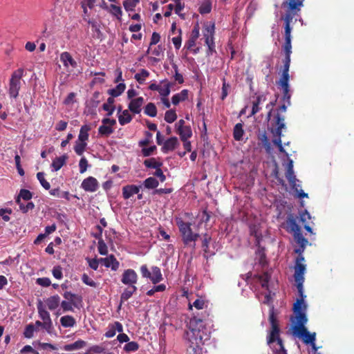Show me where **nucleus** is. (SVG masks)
<instances>
[{
	"mask_svg": "<svg viewBox=\"0 0 354 354\" xmlns=\"http://www.w3.org/2000/svg\"><path fill=\"white\" fill-rule=\"evenodd\" d=\"M272 125L275 128H272L270 131L272 135L279 136L280 132L282 133V129L286 128L285 117L280 113L277 112L273 118Z\"/></svg>",
	"mask_w": 354,
	"mask_h": 354,
	"instance_id": "1a4fd4ad",
	"label": "nucleus"
},
{
	"mask_svg": "<svg viewBox=\"0 0 354 354\" xmlns=\"http://www.w3.org/2000/svg\"><path fill=\"white\" fill-rule=\"evenodd\" d=\"M100 93L99 91H95L93 94L92 98L91 99L90 103L93 107L96 108L100 102Z\"/></svg>",
	"mask_w": 354,
	"mask_h": 354,
	"instance_id": "bf43d9fd",
	"label": "nucleus"
},
{
	"mask_svg": "<svg viewBox=\"0 0 354 354\" xmlns=\"http://www.w3.org/2000/svg\"><path fill=\"white\" fill-rule=\"evenodd\" d=\"M126 85L124 83H119L115 88L109 89L108 93L112 97H118L120 96L125 90Z\"/></svg>",
	"mask_w": 354,
	"mask_h": 354,
	"instance_id": "c756f323",
	"label": "nucleus"
},
{
	"mask_svg": "<svg viewBox=\"0 0 354 354\" xmlns=\"http://www.w3.org/2000/svg\"><path fill=\"white\" fill-rule=\"evenodd\" d=\"M165 289H166V286L165 284H160L158 286H153V288H151V290H149L147 292V295L152 296L154 295L155 292H163L165 290Z\"/></svg>",
	"mask_w": 354,
	"mask_h": 354,
	"instance_id": "6e6d98bb",
	"label": "nucleus"
},
{
	"mask_svg": "<svg viewBox=\"0 0 354 354\" xmlns=\"http://www.w3.org/2000/svg\"><path fill=\"white\" fill-rule=\"evenodd\" d=\"M261 286L263 288L268 290V283L270 279V275L267 272H263L262 274L257 275Z\"/></svg>",
	"mask_w": 354,
	"mask_h": 354,
	"instance_id": "72a5a7b5",
	"label": "nucleus"
},
{
	"mask_svg": "<svg viewBox=\"0 0 354 354\" xmlns=\"http://www.w3.org/2000/svg\"><path fill=\"white\" fill-rule=\"evenodd\" d=\"M87 143L86 142H82L76 140L74 145V151L78 156H82L86 150Z\"/></svg>",
	"mask_w": 354,
	"mask_h": 354,
	"instance_id": "4c0bfd02",
	"label": "nucleus"
},
{
	"mask_svg": "<svg viewBox=\"0 0 354 354\" xmlns=\"http://www.w3.org/2000/svg\"><path fill=\"white\" fill-rule=\"evenodd\" d=\"M297 216L293 214H289L287 216L286 224L288 227V231L292 234L301 230L300 227L297 223Z\"/></svg>",
	"mask_w": 354,
	"mask_h": 354,
	"instance_id": "2eb2a0df",
	"label": "nucleus"
},
{
	"mask_svg": "<svg viewBox=\"0 0 354 354\" xmlns=\"http://www.w3.org/2000/svg\"><path fill=\"white\" fill-rule=\"evenodd\" d=\"M177 118L176 111L170 109L166 111L165 115V120L168 123L174 122Z\"/></svg>",
	"mask_w": 354,
	"mask_h": 354,
	"instance_id": "a18cd8bd",
	"label": "nucleus"
},
{
	"mask_svg": "<svg viewBox=\"0 0 354 354\" xmlns=\"http://www.w3.org/2000/svg\"><path fill=\"white\" fill-rule=\"evenodd\" d=\"M59 304L61 305L64 312L73 311V304L71 301H62Z\"/></svg>",
	"mask_w": 354,
	"mask_h": 354,
	"instance_id": "774afa93",
	"label": "nucleus"
},
{
	"mask_svg": "<svg viewBox=\"0 0 354 354\" xmlns=\"http://www.w3.org/2000/svg\"><path fill=\"white\" fill-rule=\"evenodd\" d=\"M177 31L178 32V35L172 38V42H173L175 48L178 50L180 48V46H181V41H182L181 34H182V30H181L180 28H179V29L177 30Z\"/></svg>",
	"mask_w": 354,
	"mask_h": 354,
	"instance_id": "4d7b16f0",
	"label": "nucleus"
},
{
	"mask_svg": "<svg viewBox=\"0 0 354 354\" xmlns=\"http://www.w3.org/2000/svg\"><path fill=\"white\" fill-rule=\"evenodd\" d=\"M16 203L19 205L23 213H27L29 210H32L35 207V204L32 202H28L26 205H24L19 198H16Z\"/></svg>",
	"mask_w": 354,
	"mask_h": 354,
	"instance_id": "58836bf2",
	"label": "nucleus"
},
{
	"mask_svg": "<svg viewBox=\"0 0 354 354\" xmlns=\"http://www.w3.org/2000/svg\"><path fill=\"white\" fill-rule=\"evenodd\" d=\"M138 281V274L133 269H127L122 275L121 281L124 285L135 286Z\"/></svg>",
	"mask_w": 354,
	"mask_h": 354,
	"instance_id": "9d476101",
	"label": "nucleus"
},
{
	"mask_svg": "<svg viewBox=\"0 0 354 354\" xmlns=\"http://www.w3.org/2000/svg\"><path fill=\"white\" fill-rule=\"evenodd\" d=\"M82 281L84 283L89 286L91 287L96 288L97 283L95 282L92 279H91L88 275L86 273H84L82 276Z\"/></svg>",
	"mask_w": 354,
	"mask_h": 354,
	"instance_id": "13d9d810",
	"label": "nucleus"
},
{
	"mask_svg": "<svg viewBox=\"0 0 354 354\" xmlns=\"http://www.w3.org/2000/svg\"><path fill=\"white\" fill-rule=\"evenodd\" d=\"M270 330L267 336V343L270 346L274 354H287L283 342L280 337V328L279 322L273 310L269 314Z\"/></svg>",
	"mask_w": 354,
	"mask_h": 354,
	"instance_id": "f03ea898",
	"label": "nucleus"
},
{
	"mask_svg": "<svg viewBox=\"0 0 354 354\" xmlns=\"http://www.w3.org/2000/svg\"><path fill=\"white\" fill-rule=\"evenodd\" d=\"M283 50L285 53V57H290L292 53L291 39H285Z\"/></svg>",
	"mask_w": 354,
	"mask_h": 354,
	"instance_id": "8fccbe9b",
	"label": "nucleus"
},
{
	"mask_svg": "<svg viewBox=\"0 0 354 354\" xmlns=\"http://www.w3.org/2000/svg\"><path fill=\"white\" fill-rule=\"evenodd\" d=\"M181 140H188L192 136V129L189 126L176 129Z\"/></svg>",
	"mask_w": 354,
	"mask_h": 354,
	"instance_id": "bb28decb",
	"label": "nucleus"
},
{
	"mask_svg": "<svg viewBox=\"0 0 354 354\" xmlns=\"http://www.w3.org/2000/svg\"><path fill=\"white\" fill-rule=\"evenodd\" d=\"M45 301L48 308L50 310H54L60 304V297L58 295H55L48 297Z\"/></svg>",
	"mask_w": 354,
	"mask_h": 354,
	"instance_id": "aec40b11",
	"label": "nucleus"
},
{
	"mask_svg": "<svg viewBox=\"0 0 354 354\" xmlns=\"http://www.w3.org/2000/svg\"><path fill=\"white\" fill-rule=\"evenodd\" d=\"M100 263L106 268H111L112 270L116 271L120 266L119 261L116 259L114 255L111 254L106 258L100 259Z\"/></svg>",
	"mask_w": 354,
	"mask_h": 354,
	"instance_id": "ddd939ff",
	"label": "nucleus"
},
{
	"mask_svg": "<svg viewBox=\"0 0 354 354\" xmlns=\"http://www.w3.org/2000/svg\"><path fill=\"white\" fill-rule=\"evenodd\" d=\"M150 280L153 284H156L162 280V275L160 268L158 266H153L151 268Z\"/></svg>",
	"mask_w": 354,
	"mask_h": 354,
	"instance_id": "4be33fe9",
	"label": "nucleus"
},
{
	"mask_svg": "<svg viewBox=\"0 0 354 354\" xmlns=\"http://www.w3.org/2000/svg\"><path fill=\"white\" fill-rule=\"evenodd\" d=\"M293 237L295 242L301 247H306L308 243V240L303 236L301 230L293 233Z\"/></svg>",
	"mask_w": 354,
	"mask_h": 354,
	"instance_id": "2f4dec72",
	"label": "nucleus"
},
{
	"mask_svg": "<svg viewBox=\"0 0 354 354\" xmlns=\"http://www.w3.org/2000/svg\"><path fill=\"white\" fill-rule=\"evenodd\" d=\"M215 25L214 23L211 24H205L203 29V36L205 39V44L207 46V54L212 55L216 53L214 43Z\"/></svg>",
	"mask_w": 354,
	"mask_h": 354,
	"instance_id": "0eeeda50",
	"label": "nucleus"
},
{
	"mask_svg": "<svg viewBox=\"0 0 354 354\" xmlns=\"http://www.w3.org/2000/svg\"><path fill=\"white\" fill-rule=\"evenodd\" d=\"M111 10L110 12L115 17H117L118 19L121 20V17L122 15V9L120 6H118L114 4H111L110 6Z\"/></svg>",
	"mask_w": 354,
	"mask_h": 354,
	"instance_id": "09e8293b",
	"label": "nucleus"
},
{
	"mask_svg": "<svg viewBox=\"0 0 354 354\" xmlns=\"http://www.w3.org/2000/svg\"><path fill=\"white\" fill-rule=\"evenodd\" d=\"M60 60L65 67L71 66L73 68H76L77 66L76 61L72 57L71 55L66 51L61 53Z\"/></svg>",
	"mask_w": 354,
	"mask_h": 354,
	"instance_id": "f3484780",
	"label": "nucleus"
},
{
	"mask_svg": "<svg viewBox=\"0 0 354 354\" xmlns=\"http://www.w3.org/2000/svg\"><path fill=\"white\" fill-rule=\"evenodd\" d=\"M188 98V91L187 89L182 90L180 93H176L171 97L173 104L177 105L181 101H185Z\"/></svg>",
	"mask_w": 354,
	"mask_h": 354,
	"instance_id": "393cba45",
	"label": "nucleus"
},
{
	"mask_svg": "<svg viewBox=\"0 0 354 354\" xmlns=\"http://www.w3.org/2000/svg\"><path fill=\"white\" fill-rule=\"evenodd\" d=\"M60 323L62 326L68 328L74 326L76 322L73 317L71 315H65L61 317Z\"/></svg>",
	"mask_w": 354,
	"mask_h": 354,
	"instance_id": "473e14b6",
	"label": "nucleus"
},
{
	"mask_svg": "<svg viewBox=\"0 0 354 354\" xmlns=\"http://www.w3.org/2000/svg\"><path fill=\"white\" fill-rule=\"evenodd\" d=\"M289 73H282L279 81L278 82V85L280 86L281 88H286V89L287 88H289Z\"/></svg>",
	"mask_w": 354,
	"mask_h": 354,
	"instance_id": "37998d69",
	"label": "nucleus"
},
{
	"mask_svg": "<svg viewBox=\"0 0 354 354\" xmlns=\"http://www.w3.org/2000/svg\"><path fill=\"white\" fill-rule=\"evenodd\" d=\"M306 310L307 305L302 303V299H297L292 307L294 316L290 317V321L294 324L292 333L294 335L301 338L304 344H310L312 347H315L316 333H310L305 326L308 322Z\"/></svg>",
	"mask_w": 354,
	"mask_h": 354,
	"instance_id": "f257e3e1",
	"label": "nucleus"
},
{
	"mask_svg": "<svg viewBox=\"0 0 354 354\" xmlns=\"http://www.w3.org/2000/svg\"><path fill=\"white\" fill-rule=\"evenodd\" d=\"M178 145V138L176 137H171L164 142L161 150L163 153H166L169 151H174Z\"/></svg>",
	"mask_w": 354,
	"mask_h": 354,
	"instance_id": "4468645a",
	"label": "nucleus"
},
{
	"mask_svg": "<svg viewBox=\"0 0 354 354\" xmlns=\"http://www.w3.org/2000/svg\"><path fill=\"white\" fill-rule=\"evenodd\" d=\"M90 130H91V127L88 125L84 124V125L82 126V127L80 130V133L78 136L77 140L86 142V141L88 140V136H89L88 131Z\"/></svg>",
	"mask_w": 354,
	"mask_h": 354,
	"instance_id": "7c9ffc66",
	"label": "nucleus"
},
{
	"mask_svg": "<svg viewBox=\"0 0 354 354\" xmlns=\"http://www.w3.org/2000/svg\"><path fill=\"white\" fill-rule=\"evenodd\" d=\"M81 187L86 192H95L99 188V183L95 178L89 176L83 180Z\"/></svg>",
	"mask_w": 354,
	"mask_h": 354,
	"instance_id": "9b49d317",
	"label": "nucleus"
},
{
	"mask_svg": "<svg viewBox=\"0 0 354 354\" xmlns=\"http://www.w3.org/2000/svg\"><path fill=\"white\" fill-rule=\"evenodd\" d=\"M144 165L147 168L158 169V168H160L162 165V163L161 162L157 161L154 158H151L146 159L144 161Z\"/></svg>",
	"mask_w": 354,
	"mask_h": 354,
	"instance_id": "e433bc0d",
	"label": "nucleus"
},
{
	"mask_svg": "<svg viewBox=\"0 0 354 354\" xmlns=\"http://www.w3.org/2000/svg\"><path fill=\"white\" fill-rule=\"evenodd\" d=\"M140 186L128 185L122 187V196L124 199H129L134 194H138Z\"/></svg>",
	"mask_w": 354,
	"mask_h": 354,
	"instance_id": "dca6fc26",
	"label": "nucleus"
},
{
	"mask_svg": "<svg viewBox=\"0 0 354 354\" xmlns=\"http://www.w3.org/2000/svg\"><path fill=\"white\" fill-rule=\"evenodd\" d=\"M158 181L153 177H149L145 180L143 185L147 189H155L158 186Z\"/></svg>",
	"mask_w": 354,
	"mask_h": 354,
	"instance_id": "a19ab883",
	"label": "nucleus"
},
{
	"mask_svg": "<svg viewBox=\"0 0 354 354\" xmlns=\"http://www.w3.org/2000/svg\"><path fill=\"white\" fill-rule=\"evenodd\" d=\"M12 213V210L10 208L0 209V216H1L2 219L6 222L10 221V217L9 215L11 214Z\"/></svg>",
	"mask_w": 354,
	"mask_h": 354,
	"instance_id": "864d4df0",
	"label": "nucleus"
},
{
	"mask_svg": "<svg viewBox=\"0 0 354 354\" xmlns=\"http://www.w3.org/2000/svg\"><path fill=\"white\" fill-rule=\"evenodd\" d=\"M263 64L265 66L262 68V73L266 75V77H268L271 73L272 69V63L270 60L264 61Z\"/></svg>",
	"mask_w": 354,
	"mask_h": 354,
	"instance_id": "680f3d73",
	"label": "nucleus"
},
{
	"mask_svg": "<svg viewBox=\"0 0 354 354\" xmlns=\"http://www.w3.org/2000/svg\"><path fill=\"white\" fill-rule=\"evenodd\" d=\"M304 261V256L297 257L295 266L294 279L298 290L299 299H302V303L304 302L306 295L304 293L303 283L304 282V273L306 271V265L303 263Z\"/></svg>",
	"mask_w": 354,
	"mask_h": 354,
	"instance_id": "20e7f679",
	"label": "nucleus"
},
{
	"mask_svg": "<svg viewBox=\"0 0 354 354\" xmlns=\"http://www.w3.org/2000/svg\"><path fill=\"white\" fill-rule=\"evenodd\" d=\"M137 290V288L136 286H129L128 288L124 289L123 292L120 295V308L122 303L127 301L133 293H135Z\"/></svg>",
	"mask_w": 354,
	"mask_h": 354,
	"instance_id": "a211bd4d",
	"label": "nucleus"
},
{
	"mask_svg": "<svg viewBox=\"0 0 354 354\" xmlns=\"http://www.w3.org/2000/svg\"><path fill=\"white\" fill-rule=\"evenodd\" d=\"M34 331H35V326H34V325H32L31 324L27 325L26 326L24 332V337H26V338H31V337H33V334H34Z\"/></svg>",
	"mask_w": 354,
	"mask_h": 354,
	"instance_id": "e2e57ef3",
	"label": "nucleus"
},
{
	"mask_svg": "<svg viewBox=\"0 0 354 354\" xmlns=\"http://www.w3.org/2000/svg\"><path fill=\"white\" fill-rule=\"evenodd\" d=\"M67 159H68V156L66 154L61 156L59 157L55 158L53 160L52 164H51V166L53 168V170L56 171L59 170L66 164Z\"/></svg>",
	"mask_w": 354,
	"mask_h": 354,
	"instance_id": "412c9836",
	"label": "nucleus"
},
{
	"mask_svg": "<svg viewBox=\"0 0 354 354\" xmlns=\"http://www.w3.org/2000/svg\"><path fill=\"white\" fill-rule=\"evenodd\" d=\"M44 172H38L37 174V178L39 181L41 185L46 190L50 189V183L45 179Z\"/></svg>",
	"mask_w": 354,
	"mask_h": 354,
	"instance_id": "49530a36",
	"label": "nucleus"
},
{
	"mask_svg": "<svg viewBox=\"0 0 354 354\" xmlns=\"http://www.w3.org/2000/svg\"><path fill=\"white\" fill-rule=\"evenodd\" d=\"M32 194L29 190L26 189H21L17 198H19V200H21V198H23L25 201H29L32 198Z\"/></svg>",
	"mask_w": 354,
	"mask_h": 354,
	"instance_id": "3c124183",
	"label": "nucleus"
},
{
	"mask_svg": "<svg viewBox=\"0 0 354 354\" xmlns=\"http://www.w3.org/2000/svg\"><path fill=\"white\" fill-rule=\"evenodd\" d=\"M113 132V129L112 127L107 126V125H101L98 128V133L100 135L102 136H109Z\"/></svg>",
	"mask_w": 354,
	"mask_h": 354,
	"instance_id": "c03bdc74",
	"label": "nucleus"
},
{
	"mask_svg": "<svg viewBox=\"0 0 354 354\" xmlns=\"http://www.w3.org/2000/svg\"><path fill=\"white\" fill-rule=\"evenodd\" d=\"M176 225L182 236L183 243L186 245L195 247V242L199 237L198 233H194L191 228L192 224L189 222H185L181 218L176 220Z\"/></svg>",
	"mask_w": 354,
	"mask_h": 354,
	"instance_id": "39448f33",
	"label": "nucleus"
},
{
	"mask_svg": "<svg viewBox=\"0 0 354 354\" xmlns=\"http://www.w3.org/2000/svg\"><path fill=\"white\" fill-rule=\"evenodd\" d=\"M138 1L139 0H136V1L133 0H124L123 1V6L127 11H132L134 10Z\"/></svg>",
	"mask_w": 354,
	"mask_h": 354,
	"instance_id": "603ef678",
	"label": "nucleus"
},
{
	"mask_svg": "<svg viewBox=\"0 0 354 354\" xmlns=\"http://www.w3.org/2000/svg\"><path fill=\"white\" fill-rule=\"evenodd\" d=\"M37 308L38 310L39 316L43 320V322L51 319L49 313L46 310L45 306L41 300L38 301L37 304Z\"/></svg>",
	"mask_w": 354,
	"mask_h": 354,
	"instance_id": "6ab92c4d",
	"label": "nucleus"
},
{
	"mask_svg": "<svg viewBox=\"0 0 354 354\" xmlns=\"http://www.w3.org/2000/svg\"><path fill=\"white\" fill-rule=\"evenodd\" d=\"M98 252L102 255H106L108 253V249L103 239H98Z\"/></svg>",
	"mask_w": 354,
	"mask_h": 354,
	"instance_id": "052dcab7",
	"label": "nucleus"
},
{
	"mask_svg": "<svg viewBox=\"0 0 354 354\" xmlns=\"http://www.w3.org/2000/svg\"><path fill=\"white\" fill-rule=\"evenodd\" d=\"M63 296L68 301L73 303L75 307H78L77 304L81 303L82 301L81 296L72 293L71 292L66 291L64 293Z\"/></svg>",
	"mask_w": 354,
	"mask_h": 354,
	"instance_id": "b1692460",
	"label": "nucleus"
},
{
	"mask_svg": "<svg viewBox=\"0 0 354 354\" xmlns=\"http://www.w3.org/2000/svg\"><path fill=\"white\" fill-rule=\"evenodd\" d=\"M145 138L139 142L140 147H145L148 145L151 142V138L152 137V133L149 131L145 132Z\"/></svg>",
	"mask_w": 354,
	"mask_h": 354,
	"instance_id": "0e129e2a",
	"label": "nucleus"
},
{
	"mask_svg": "<svg viewBox=\"0 0 354 354\" xmlns=\"http://www.w3.org/2000/svg\"><path fill=\"white\" fill-rule=\"evenodd\" d=\"M149 75V73L146 69H142L140 73H136L134 76V78L136 81L142 84L145 82L147 77Z\"/></svg>",
	"mask_w": 354,
	"mask_h": 354,
	"instance_id": "ea45409f",
	"label": "nucleus"
},
{
	"mask_svg": "<svg viewBox=\"0 0 354 354\" xmlns=\"http://www.w3.org/2000/svg\"><path fill=\"white\" fill-rule=\"evenodd\" d=\"M205 302L203 299L199 298L196 299L192 304L189 303V309L192 310L193 307H195L198 310H201L204 308Z\"/></svg>",
	"mask_w": 354,
	"mask_h": 354,
	"instance_id": "de8ad7c7",
	"label": "nucleus"
},
{
	"mask_svg": "<svg viewBox=\"0 0 354 354\" xmlns=\"http://www.w3.org/2000/svg\"><path fill=\"white\" fill-rule=\"evenodd\" d=\"M243 125L242 123H237L234 127L233 129V137L235 140L241 141L243 140L244 135Z\"/></svg>",
	"mask_w": 354,
	"mask_h": 354,
	"instance_id": "a878e982",
	"label": "nucleus"
},
{
	"mask_svg": "<svg viewBox=\"0 0 354 354\" xmlns=\"http://www.w3.org/2000/svg\"><path fill=\"white\" fill-rule=\"evenodd\" d=\"M303 6V4L301 5V6ZM300 7H301V6H299L298 7V10L297 9L291 10L290 8V1H288V11L286 14L285 17H284V22H285V26H284V29H285V34H284L285 35V39H291L290 23L292 21L294 15L297 14V12L300 11Z\"/></svg>",
	"mask_w": 354,
	"mask_h": 354,
	"instance_id": "6e6552de",
	"label": "nucleus"
},
{
	"mask_svg": "<svg viewBox=\"0 0 354 354\" xmlns=\"http://www.w3.org/2000/svg\"><path fill=\"white\" fill-rule=\"evenodd\" d=\"M286 177L292 188H296V181L297 180L294 173V170L286 169Z\"/></svg>",
	"mask_w": 354,
	"mask_h": 354,
	"instance_id": "79ce46f5",
	"label": "nucleus"
},
{
	"mask_svg": "<svg viewBox=\"0 0 354 354\" xmlns=\"http://www.w3.org/2000/svg\"><path fill=\"white\" fill-rule=\"evenodd\" d=\"M86 346V342L85 341H84L82 339H78L72 344H66L64 346V349L66 351H71L82 348Z\"/></svg>",
	"mask_w": 354,
	"mask_h": 354,
	"instance_id": "5701e85b",
	"label": "nucleus"
},
{
	"mask_svg": "<svg viewBox=\"0 0 354 354\" xmlns=\"http://www.w3.org/2000/svg\"><path fill=\"white\" fill-rule=\"evenodd\" d=\"M24 69L18 68L12 72L9 80L8 94L10 98L16 99L21 88V80L24 76Z\"/></svg>",
	"mask_w": 354,
	"mask_h": 354,
	"instance_id": "423d86ee",
	"label": "nucleus"
},
{
	"mask_svg": "<svg viewBox=\"0 0 354 354\" xmlns=\"http://www.w3.org/2000/svg\"><path fill=\"white\" fill-rule=\"evenodd\" d=\"M203 321L201 318L194 317L188 324V330L185 333L186 339L191 344V347H199L203 344L205 335Z\"/></svg>",
	"mask_w": 354,
	"mask_h": 354,
	"instance_id": "7ed1b4c3",
	"label": "nucleus"
},
{
	"mask_svg": "<svg viewBox=\"0 0 354 354\" xmlns=\"http://www.w3.org/2000/svg\"><path fill=\"white\" fill-rule=\"evenodd\" d=\"M88 166V160L85 157H82L79 162L80 172L81 174L84 173Z\"/></svg>",
	"mask_w": 354,
	"mask_h": 354,
	"instance_id": "338daca9",
	"label": "nucleus"
},
{
	"mask_svg": "<svg viewBox=\"0 0 354 354\" xmlns=\"http://www.w3.org/2000/svg\"><path fill=\"white\" fill-rule=\"evenodd\" d=\"M144 98L138 97L132 99L128 105L129 110L134 114H138L141 112V107L144 104Z\"/></svg>",
	"mask_w": 354,
	"mask_h": 354,
	"instance_id": "f8f14e48",
	"label": "nucleus"
},
{
	"mask_svg": "<svg viewBox=\"0 0 354 354\" xmlns=\"http://www.w3.org/2000/svg\"><path fill=\"white\" fill-rule=\"evenodd\" d=\"M129 110H124L122 113L118 115V121L120 125L124 126L129 124L132 120V116L129 112Z\"/></svg>",
	"mask_w": 354,
	"mask_h": 354,
	"instance_id": "c85d7f7f",
	"label": "nucleus"
},
{
	"mask_svg": "<svg viewBox=\"0 0 354 354\" xmlns=\"http://www.w3.org/2000/svg\"><path fill=\"white\" fill-rule=\"evenodd\" d=\"M212 10V3L209 0H205L198 8V12L201 15H206Z\"/></svg>",
	"mask_w": 354,
	"mask_h": 354,
	"instance_id": "f704fd0d",
	"label": "nucleus"
},
{
	"mask_svg": "<svg viewBox=\"0 0 354 354\" xmlns=\"http://www.w3.org/2000/svg\"><path fill=\"white\" fill-rule=\"evenodd\" d=\"M139 348V344L136 342H127L124 347L127 352L136 351Z\"/></svg>",
	"mask_w": 354,
	"mask_h": 354,
	"instance_id": "5fc2aeb1",
	"label": "nucleus"
},
{
	"mask_svg": "<svg viewBox=\"0 0 354 354\" xmlns=\"http://www.w3.org/2000/svg\"><path fill=\"white\" fill-rule=\"evenodd\" d=\"M53 277L57 279H61L63 277L62 268L60 266H55L52 270Z\"/></svg>",
	"mask_w": 354,
	"mask_h": 354,
	"instance_id": "69168bd1",
	"label": "nucleus"
},
{
	"mask_svg": "<svg viewBox=\"0 0 354 354\" xmlns=\"http://www.w3.org/2000/svg\"><path fill=\"white\" fill-rule=\"evenodd\" d=\"M161 83L164 84V86H160L158 92L162 97H167L171 92V83L169 82L167 80H162Z\"/></svg>",
	"mask_w": 354,
	"mask_h": 354,
	"instance_id": "cd10ccee",
	"label": "nucleus"
},
{
	"mask_svg": "<svg viewBox=\"0 0 354 354\" xmlns=\"http://www.w3.org/2000/svg\"><path fill=\"white\" fill-rule=\"evenodd\" d=\"M144 113L149 117H156L157 115V109L154 103H148L144 109Z\"/></svg>",
	"mask_w": 354,
	"mask_h": 354,
	"instance_id": "c9c22d12",
	"label": "nucleus"
}]
</instances>
